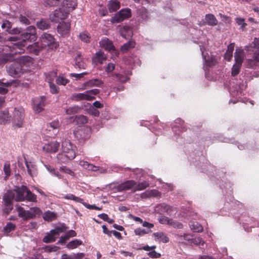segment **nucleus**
<instances>
[{"mask_svg": "<svg viewBox=\"0 0 259 259\" xmlns=\"http://www.w3.org/2000/svg\"><path fill=\"white\" fill-rule=\"evenodd\" d=\"M36 32L35 27L30 26L27 27L26 32L21 35L22 41L13 44V48L15 49L16 53H22L24 51V42L26 41H33L36 39Z\"/></svg>", "mask_w": 259, "mask_h": 259, "instance_id": "7ed1b4c3", "label": "nucleus"}, {"mask_svg": "<svg viewBox=\"0 0 259 259\" xmlns=\"http://www.w3.org/2000/svg\"><path fill=\"white\" fill-rule=\"evenodd\" d=\"M41 44L42 47L48 46L50 49H56L59 46V44L55 40L54 37L46 33H44L41 36Z\"/></svg>", "mask_w": 259, "mask_h": 259, "instance_id": "423d86ee", "label": "nucleus"}, {"mask_svg": "<svg viewBox=\"0 0 259 259\" xmlns=\"http://www.w3.org/2000/svg\"><path fill=\"white\" fill-rule=\"evenodd\" d=\"M131 16V11L130 9H123L115 14V16L111 19V22L112 23H120L125 19L129 18Z\"/></svg>", "mask_w": 259, "mask_h": 259, "instance_id": "1a4fd4ad", "label": "nucleus"}, {"mask_svg": "<svg viewBox=\"0 0 259 259\" xmlns=\"http://www.w3.org/2000/svg\"><path fill=\"white\" fill-rule=\"evenodd\" d=\"M115 69V65L112 63H108L105 68V71L107 73L111 72Z\"/></svg>", "mask_w": 259, "mask_h": 259, "instance_id": "338daca9", "label": "nucleus"}, {"mask_svg": "<svg viewBox=\"0 0 259 259\" xmlns=\"http://www.w3.org/2000/svg\"><path fill=\"white\" fill-rule=\"evenodd\" d=\"M37 26L41 30H45L49 28L50 25L47 21L41 20L37 22Z\"/></svg>", "mask_w": 259, "mask_h": 259, "instance_id": "a19ab883", "label": "nucleus"}, {"mask_svg": "<svg viewBox=\"0 0 259 259\" xmlns=\"http://www.w3.org/2000/svg\"><path fill=\"white\" fill-rule=\"evenodd\" d=\"M57 158L59 162H66L68 160H71L68 156H67V154L62 152V153H60L57 155Z\"/></svg>", "mask_w": 259, "mask_h": 259, "instance_id": "a18cd8bd", "label": "nucleus"}, {"mask_svg": "<svg viewBox=\"0 0 259 259\" xmlns=\"http://www.w3.org/2000/svg\"><path fill=\"white\" fill-rule=\"evenodd\" d=\"M157 210L159 211V213H166L167 215L169 216L172 215L175 211V209L166 204H161L157 207Z\"/></svg>", "mask_w": 259, "mask_h": 259, "instance_id": "f3484780", "label": "nucleus"}, {"mask_svg": "<svg viewBox=\"0 0 259 259\" xmlns=\"http://www.w3.org/2000/svg\"><path fill=\"white\" fill-rule=\"evenodd\" d=\"M155 241L159 242L166 243L168 242L169 239L166 235L162 232H157L152 234Z\"/></svg>", "mask_w": 259, "mask_h": 259, "instance_id": "aec40b11", "label": "nucleus"}, {"mask_svg": "<svg viewBox=\"0 0 259 259\" xmlns=\"http://www.w3.org/2000/svg\"><path fill=\"white\" fill-rule=\"evenodd\" d=\"M11 83L7 82L6 83L2 82L0 80V94H5L8 91V88L10 87Z\"/></svg>", "mask_w": 259, "mask_h": 259, "instance_id": "c9c22d12", "label": "nucleus"}, {"mask_svg": "<svg viewBox=\"0 0 259 259\" xmlns=\"http://www.w3.org/2000/svg\"><path fill=\"white\" fill-rule=\"evenodd\" d=\"M253 43L254 45L253 46L250 45L245 47V50L247 52L253 51L255 48H257V47L259 46V38L256 37L254 38Z\"/></svg>", "mask_w": 259, "mask_h": 259, "instance_id": "49530a36", "label": "nucleus"}, {"mask_svg": "<svg viewBox=\"0 0 259 259\" xmlns=\"http://www.w3.org/2000/svg\"><path fill=\"white\" fill-rule=\"evenodd\" d=\"M76 123L78 124H85L88 122V119L86 116L83 115H79L75 117Z\"/></svg>", "mask_w": 259, "mask_h": 259, "instance_id": "864d4df0", "label": "nucleus"}, {"mask_svg": "<svg viewBox=\"0 0 259 259\" xmlns=\"http://www.w3.org/2000/svg\"><path fill=\"white\" fill-rule=\"evenodd\" d=\"M205 21L206 23L210 26H214L218 24V21L212 14H209L205 16Z\"/></svg>", "mask_w": 259, "mask_h": 259, "instance_id": "bb28decb", "label": "nucleus"}, {"mask_svg": "<svg viewBox=\"0 0 259 259\" xmlns=\"http://www.w3.org/2000/svg\"><path fill=\"white\" fill-rule=\"evenodd\" d=\"M66 229L67 228L64 225H62L56 227L54 229L52 230L50 232L53 236L55 237L56 240V238L59 237L60 233L65 232Z\"/></svg>", "mask_w": 259, "mask_h": 259, "instance_id": "a878e982", "label": "nucleus"}, {"mask_svg": "<svg viewBox=\"0 0 259 259\" xmlns=\"http://www.w3.org/2000/svg\"><path fill=\"white\" fill-rule=\"evenodd\" d=\"M59 0H46V3L50 6H56L59 3Z\"/></svg>", "mask_w": 259, "mask_h": 259, "instance_id": "774afa93", "label": "nucleus"}, {"mask_svg": "<svg viewBox=\"0 0 259 259\" xmlns=\"http://www.w3.org/2000/svg\"><path fill=\"white\" fill-rule=\"evenodd\" d=\"M56 83L60 85H65L69 82V80L62 75L59 76L56 79Z\"/></svg>", "mask_w": 259, "mask_h": 259, "instance_id": "09e8293b", "label": "nucleus"}, {"mask_svg": "<svg viewBox=\"0 0 259 259\" xmlns=\"http://www.w3.org/2000/svg\"><path fill=\"white\" fill-rule=\"evenodd\" d=\"M45 167L51 174L57 177L59 179H63V177L58 171H56L54 168H51L50 166L48 165H45Z\"/></svg>", "mask_w": 259, "mask_h": 259, "instance_id": "8fccbe9b", "label": "nucleus"}, {"mask_svg": "<svg viewBox=\"0 0 259 259\" xmlns=\"http://www.w3.org/2000/svg\"><path fill=\"white\" fill-rule=\"evenodd\" d=\"M146 194L148 196H154V197H158L160 196V192L156 190H152L150 191L147 192Z\"/></svg>", "mask_w": 259, "mask_h": 259, "instance_id": "e2e57ef3", "label": "nucleus"}, {"mask_svg": "<svg viewBox=\"0 0 259 259\" xmlns=\"http://www.w3.org/2000/svg\"><path fill=\"white\" fill-rule=\"evenodd\" d=\"M12 27L11 23L7 20H5L3 21V24H2V28L3 29H6V30L9 32L10 34H18L20 33L21 31V29L16 28L12 29H11Z\"/></svg>", "mask_w": 259, "mask_h": 259, "instance_id": "a211bd4d", "label": "nucleus"}, {"mask_svg": "<svg viewBox=\"0 0 259 259\" xmlns=\"http://www.w3.org/2000/svg\"><path fill=\"white\" fill-rule=\"evenodd\" d=\"M106 60V56L102 51L97 52L92 60L96 64H102Z\"/></svg>", "mask_w": 259, "mask_h": 259, "instance_id": "4be33fe9", "label": "nucleus"}, {"mask_svg": "<svg viewBox=\"0 0 259 259\" xmlns=\"http://www.w3.org/2000/svg\"><path fill=\"white\" fill-rule=\"evenodd\" d=\"M170 219L165 216L161 215L158 218V220L161 224L168 225Z\"/></svg>", "mask_w": 259, "mask_h": 259, "instance_id": "4d7b16f0", "label": "nucleus"}, {"mask_svg": "<svg viewBox=\"0 0 259 259\" xmlns=\"http://www.w3.org/2000/svg\"><path fill=\"white\" fill-rule=\"evenodd\" d=\"M99 44L101 48L107 51H111L114 50V46L112 42L106 37L102 39Z\"/></svg>", "mask_w": 259, "mask_h": 259, "instance_id": "6ab92c4d", "label": "nucleus"}, {"mask_svg": "<svg viewBox=\"0 0 259 259\" xmlns=\"http://www.w3.org/2000/svg\"><path fill=\"white\" fill-rule=\"evenodd\" d=\"M192 243L197 245L203 246L204 244V241L200 237H196L192 238Z\"/></svg>", "mask_w": 259, "mask_h": 259, "instance_id": "6e6d98bb", "label": "nucleus"}, {"mask_svg": "<svg viewBox=\"0 0 259 259\" xmlns=\"http://www.w3.org/2000/svg\"><path fill=\"white\" fill-rule=\"evenodd\" d=\"M46 98L44 96L35 97L32 100L33 111L37 113L41 112L45 106Z\"/></svg>", "mask_w": 259, "mask_h": 259, "instance_id": "9d476101", "label": "nucleus"}, {"mask_svg": "<svg viewBox=\"0 0 259 259\" xmlns=\"http://www.w3.org/2000/svg\"><path fill=\"white\" fill-rule=\"evenodd\" d=\"M43 241L45 243H50L54 242L56 240L55 237L53 236L51 232L43 238Z\"/></svg>", "mask_w": 259, "mask_h": 259, "instance_id": "5fc2aeb1", "label": "nucleus"}, {"mask_svg": "<svg viewBox=\"0 0 259 259\" xmlns=\"http://www.w3.org/2000/svg\"><path fill=\"white\" fill-rule=\"evenodd\" d=\"M56 72L53 71L49 73L48 74V76L47 77V79L49 83L51 92L53 94L57 93L58 91V88L53 83V81L54 80V79L56 77Z\"/></svg>", "mask_w": 259, "mask_h": 259, "instance_id": "2eb2a0df", "label": "nucleus"}, {"mask_svg": "<svg viewBox=\"0 0 259 259\" xmlns=\"http://www.w3.org/2000/svg\"><path fill=\"white\" fill-rule=\"evenodd\" d=\"M59 126V123L58 121H53L50 122L48 126V130L51 131V130H57Z\"/></svg>", "mask_w": 259, "mask_h": 259, "instance_id": "13d9d810", "label": "nucleus"}, {"mask_svg": "<svg viewBox=\"0 0 259 259\" xmlns=\"http://www.w3.org/2000/svg\"><path fill=\"white\" fill-rule=\"evenodd\" d=\"M58 249L59 247L55 245H48L44 248L45 251L47 252H55Z\"/></svg>", "mask_w": 259, "mask_h": 259, "instance_id": "bf43d9fd", "label": "nucleus"}, {"mask_svg": "<svg viewBox=\"0 0 259 259\" xmlns=\"http://www.w3.org/2000/svg\"><path fill=\"white\" fill-rule=\"evenodd\" d=\"M244 58V52L242 49H236L234 58L235 63L232 68L231 74L233 76L237 75L240 72L243 60Z\"/></svg>", "mask_w": 259, "mask_h": 259, "instance_id": "20e7f679", "label": "nucleus"}, {"mask_svg": "<svg viewBox=\"0 0 259 259\" xmlns=\"http://www.w3.org/2000/svg\"><path fill=\"white\" fill-rule=\"evenodd\" d=\"M113 77L114 78L116 77L117 79V80L122 82H125L129 79L127 75L124 76L121 74H114L113 75Z\"/></svg>", "mask_w": 259, "mask_h": 259, "instance_id": "3c124183", "label": "nucleus"}, {"mask_svg": "<svg viewBox=\"0 0 259 259\" xmlns=\"http://www.w3.org/2000/svg\"><path fill=\"white\" fill-rule=\"evenodd\" d=\"M79 108L78 107H69L66 110V113L67 114H74L78 112Z\"/></svg>", "mask_w": 259, "mask_h": 259, "instance_id": "680f3d73", "label": "nucleus"}, {"mask_svg": "<svg viewBox=\"0 0 259 259\" xmlns=\"http://www.w3.org/2000/svg\"><path fill=\"white\" fill-rule=\"evenodd\" d=\"M4 171L6 175V177H8L11 175L10 165L9 164L6 163L4 166Z\"/></svg>", "mask_w": 259, "mask_h": 259, "instance_id": "69168bd1", "label": "nucleus"}, {"mask_svg": "<svg viewBox=\"0 0 259 259\" xmlns=\"http://www.w3.org/2000/svg\"><path fill=\"white\" fill-rule=\"evenodd\" d=\"M189 226L191 230L196 232H200L203 230L202 226L196 222H190Z\"/></svg>", "mask_w": 259, "mask_h": 259, "instance_id": "2f4dec72", "label": "nucleus"}, {"mask_svg": "<svg viewBox=\"0 0 259 259\" xmlns=\"http://www.w3.org/2000/svg\"><path fill=\"white\" fill-rule=\"evenodd\" d=\"M67 11L62 7L59 9H56L53 13L50 16V18L52 22H58L60 20L65 19L68 16Z\"/></svg>", "mask_w": 259, "mask_h": 259, "instance_id": "9b49d317", "label": "nucleus"}, {"mask_svg": "<svg viewBox=\"0 0 259 259\" xmlns=\"http://www.w3.org/2000/svg\"><path fill=\"white\" fill-rule=\"evenodd\" d=\"M135 185H136V183L134 181H128L118 186L117 190L118 191H122L132 188L134 189Z\"/></svg>", "mask_w": 259, "mask_h": 259, "instance_id": "412c9836", "label": "nucleus"}, {"mask_svg": "<svg viewBox=\"0 0 259 259\" xmlns=\"http://www.w3.org/2000/svg\"><path fill=\"white\" fill-rule=\"evenodd\" d=\"M10 119L8 111L6 110L0 112V124H5Z\"/></svg>", "mask_w": 259, "mask_h": 259, "instance_id": "cd10ccee", "label": "nucleus"}, {"mask_svg": "<svg viewBox=\"0 0 259 259\" xmlns=\"http://www.w3.org/2000/svg\"><path fill=\"white\" fill-rule=\"evenodd\" d=\"M99 93V90L93 89L87 91L84 93L74 94L72 95V99L76 101L86 100H92L95 99V95Z\"/></svg>", "mask_w": 259, "mask_h": 259, "instance_id": "39448f33", "label": "nucleus"}, {"mask_svg": "<svg viewBox=\"0 0 259 259\" xmlns=\"http://www.w3.org/2000/svg\"><path fill=\"white\" fill-rule=\"evenodd\" d=\"M103 84V82L101 80L96 78L90 80L89 81H87L85 83V85H87L88 87H91L94 86L100 87Z\"/></svg>", "mask_w": 259, "mask_h": 259, "instance_id": "473e14b6", "label": "nucleus"}, {"mask_svg": "<svg viewBox=\"0 0 259 259\" xmlns=\"http://www.w3.org/2000/svg\"><path fill=\"white\" fill-rule=\"evenodd\" d=\"M149 186V183L146 181H144L136 185L134 188V191H140L146 189Z\"/></svg>", "mask_w": 259, "mask_h": 259, "instance_id": "ea45409f", "label": "nucleus"}, {"mask_svg": "<svg viewBox=\"0 0 259 259\" xmlns=\"http://www.w3.org/2000/svg\"><path fill=\"white\" fill-rule=\"evenodd\" d=\"M16 201H28L35 202L37 201L36 196L33 194L27 187L21 186L17 187L14 190H8L3 196V203L5 206L4 210L9 213L13 209V200Z\"/></svg>", "mask_w": 259, "mask_h": 259, "instance_id": "f257e3e1", "label": "nucleus"}, {"mask_svg": "<svg viewBox=\"0 0 259 259\" xmlns=\"http://www.w3.org/2000/svg\"><path fill=\"white\" fill-rule=\"evenodd\" d=\"M29 212L31 219L39 217L42 212L40 209L37 207H31L29 210Z\"/></svg>", "mask_w": 259, "mask_h": 259, "instance_id": "f704fd0d", "label": "nucleus"}, {"mask_svg": "<svg viewBox=\"0 0 259 259\" xmlns=\"http://www.w3.org/2000/svg\"><path fill=\"white\" fill-rule=\"evenodd\" d=\"M15 227L16 226L15 224L11 222H9L6 224V226L4 228V233L8 234L9 233L14 230Z\"/></svg>", "mask_w": 259, "mask_h": 259, "instance_id": "79ce46f5", "label": "nucleus"}, {"mask_svg": "<svg viewBox=\"0 0 259 259\" xmlns=\"http://www.w3.org/2000/svg\"><path fill=\"white\" fill-rule=\"evenodd\" d=\"M25 165L27 169V172L31 176H33L35 174V165L31 161L25 160Z\"/></svg>", "mask_w": 259, "mask_h": 259, "instance_id": "7c9ffc66", "label": "nucleus"}, {"mask_svg": "<svg viewBox=\"0 0 259 259\" xmlns=\"http://www.w3.org/2000/svg\"><path fill=\"white\" fill-rule=\"evenodd\" d=\"M77 6V2L76 0H64L62 3V7L67 13L73 10Z\"/></svg>", "mask_w": 259, "mask_h": 259, "instance_id": "4468645a", "label": "nucleus"}, {"mask_svg": "<svg viewBox=\"0 0 259 259\" xmlns=\"http://www.w3.org/2000/svg\"><path fill=\"white\" fill-rule=\"evenodd\" d=\"M236 23L240 26V29L241 30H243L247 25V24L245 22V20L243 18L237 17L235 19Z\"/></svg>", "mask_w": 259, "mask_h": 259, "instance_id": "de8ad7c7", "label": "nucleus"}, {"mask_svg": "<svg viewBox=\"0 0 259 259\" xmlns=\"http://www.w3.org/2000/svg\"><path fill=\"white\" fill-rule=\"evenodd\" d=\"M86 208L89 209H97L101 210V208L96 206L95 205H90L83 201V203H81Z\"/></svg>", "mask_w": 259, "mask_h": 259, "instance_id": "0e129e2a", "label": "nucleus"}, {"mask_svg": "<svg viewBox=\"0 0 259 259\" xmlns=\"http://www.w3.org/2000/svg\"><path fill=\"white\" fill-rule=\"evenodd\" d=\"M82 244V241L80 240L74 239L69 242L66 246L69 249H74Z\"/></svg>", "mask_w": 259, "mask_h": 259, "instance_id": "e433bc0d", "label": "nucleus"}, {"mask_svg": "<svg viewBox=\"0 0 259 259\" xmlns=\"http://www.w3.org/2000/svg\"><path fill=\"white\" fill-rule=\"evenodd\" d=\"M75 64L76 66H77L80 69H84L87 66L86 64L81 60L80 55H78L77 57H76Z\"/></svg>", "mask_w": 259, "mask_h": 259, "instance_id": "37998d69", "label": "nucleus"}, {"mask_svg": "<svg viewBox=\"0 0 259 259\" xmlns=\"http://www.w3.org/2000/svg\"><path fill=\"white\" fill-rule=\"evenodd\" d=\"M234 45L231 44L228 47V49L224 55V59L228 61H230L233 56V52L234 51Z\"/></svg>", "mask_w": 259, "mask_h": 259, "instance_id": "c85d7f7f", "label": "nucleus"}, {"mask_svg": "<svg viewBox=\"0 0 259 259\" xmlns=\"http://www.w3.org/2000/svg\"><path fill=\"white\" fill-rule=\"evenodd\" d=\"M120 3L117 0H110L108 4V8L110 12L117 11L120 8Z\"/></svg>", "mask_w": 259, "mask_h": 259, "instance_id": "b1692460", "label": "nucleus"}, {"mask_svg": "<svg viewBox=\"0 0 259 259\" xmlns=\"http://www.w3.org/2000/svg\"><path fill=\"white\" fill-rule=\"evenodd\" d=\"M45 221L50 222L54 220L56 218V214L51 211H47L45 212L42 215Z\"/></svg>", "mask_w": 259, "mask_h": 259, "instance_id": "72a5a7b5", "label": "nucleus"}, {"mask_svg": "<svg viewBox=\"0 0 259 259\" xmlns=\"http://www.w3.org/2000/svg\"><path fill=\"white\" fill-rule=\"evenodd\" d=\"M32 64V58L28 56H22L7 69L8 73L13 77H19L27 70V68Z\"/></svg>", "mask_w": 259, "mask_h": 259, "instance_id": "f03ea898", "label": "nucleus"}, {"mask_svg": "<svg viewBox=\"0 0 259 259\" xmlns=\"http://www.w3.org/2000/svg\"><path fill=\"white\" fill-rule=\"evenodd\" d=\"M200 50L202 53V55L204 61L205 65L208 66H210L214 65L217 61L214 57L212 56H209V54L207 52H205L203 47L200 46Z\"/></svg>", "mask_w": 259, "mask_h": 259, "instance_id": "ddd939ff", "label": "nucleus"}, {"mask_svg": "<svg viewBox=\"0 0 259 259\" xmlns=\"http://www.w3.org/2000/svg\"><path fill=\"white\" fill-rule=\"evenodd\" d=\"M168 225L177 229H182L183 227V225L182 223L178 222L171 219L170 220Z\"/></svg>", "mask_w": 259, "mask_h": 259, "instance_id": "603ef678", "label": "nucleus"}, {"mask_svg": "<svg viewBox=\"0 0 259 259\" xmlns=\"http://www.w3.org/2000/svg\"><path fill=\"white\" fill-rule=\"evenodd\" d=\"M24 109L21 107L15 108L12 117L13 122L17 127H21L24 120Z\"/></svg>", "mask_w": 259, "mask_h": 259, "instance_id": "0eeeda50", "label": "nucleus"}, {"mask_svg": "<svg viewBox=\"0 0 259 259\" xmlns=\"http://www.w3.org/2000/svg\"><path fill=\"white\" fill-rule=\"evenodd\" d=\"M120 33L121 36L126 38L128 39L133 35L132 29L128 26H123L120 29Z\"/></svg>", "mask_w": 259, "mask_h": 259, "instance_id": "393cba45", "label": "nucleus"}, {"mask_svg": "<svg viewBox=\"0 0 259 259\" xmlns=\"http://www.w3.org/2000/svg\"><path fill=\"white\" fill-rule=\"evenodd\" d=\"M42 46H40L38 43H35L27 47V50L34 54H37L42 48Z\"/></svg>", "mask_w": 259, "mask_h": 259, "instance_id": "c756f323", "label": "nucleus"}, {"mask_svg": "<svg viewBox=\"0 0 259 259\" xmlns=\"http://www.w3.org/2000/svg\"><path fill=\"white\" fill-rule=\"evenodd\" d=\"M79 37L80 40L85 43H88L90 40V36L88 32L87 31H83L79 35Z\"/></svg>", "mask_w": 259, "mask_h": 259, "instance_id": "4c0bfd02", "label": "nucleus"}, {"mask_svg": "<svg viewBox=\"0 0 259 259\" xmlns=\"http://www.w3.org/2000/svg\"><path fill=\"white\" fill-rule=\"evenodd\" d=\"M64 198L68 200H72L76 202L83 203V199L80 197L75 196L72 194H68L64 196Z\"/></svg>", "mask_w": 259, "mask_h": 259, "instance_id": "58836bf2", "label": "nucleus"}, {"mask_svg": "<svg viewBox=\"0 0 259 259\" xmlns=\"http://www.w3.org/2000/svg\"><path fill=\"white\" fill-rule=\"evenodd\" d=\"M75 146H73L69 140H65L62 142V151L71 159H74L75 157Z\"/></svg>", "mask_w": 259, "mask_h": 259, "instance_id": "6e6552de", "label": "nucleus"}, {"mask_svg": "<svg viewBox=\"0 0 259 259\" xmlns=\"http://www.w3.org/2000/svg\"><path fill=\"white\" fill-rule=\"evenodd\" d=\"M135 42L133 41H130L124 44L121 47V50L122 52H126L130 48H133L135 46Z\"/></svg>", "mask_w": 259, "mask_h": 259, "instance_id": "c03bdc74", "label": "nucleus"}, {"mask_svg": "<svg viewBox=\"0 0 259 259\" xmlns=\"http://www.w3.org/2000/svg\"><path fill=\"white\" fill-rule=\"evenodd\" d=\"M70 29V24L69 22L60 23L58 26V32L61 35L67 34Z\"/></svg>", "mask_w": 259, "mask_h": 259, "instance_id": "dca6fc26", "label": "nucleus"}, {"mask_svg": "<svg viewBox=\"0 0 259 259\" xmlns=\"http://www.w3.org/2000/svg\"><path fill=\"white\" fill-rule=\"evenodd\" d=\"M16 210L18 213V216L22 218L24 220L31 219L29 210H26L21 206H18Z\"/></svg>", "mask_w": 259, "mask_h": 259, "instance_id": "5701e85b", "label": "nucleus"}, {"mask_svg": "<svg viewBox=\"0 0 259 259\" xmlns=\"http://www.w3.org/2000/svg\"><path fill=\"white\" fill-rule=\"evenodd\" d=\"M149 231H146L145 229L141 228H137L135 230V233L136 235L142 236L144 234H147L149 232Z\"/></svg>", "mask_w": 259, "mask_h": 259, "instance_id": "052dcab7", "label": "nucleus"}, {"mask_svg": "<svg viewBox=\"0 0 259 259\" xmlns=\"http://www.w3.org/2000/svg\"><path fill=\"white\" fill-rule=\"evenodd\" d=\"M60 147L59 142L54 141L49 142L45 144L42 147V150L44 152L48 153H56Z\"/></svg>", "mask_w": 259, "mask_h": 259, "instance_id": "f8f14e48", "label": "nucleus"}]
</instances>
